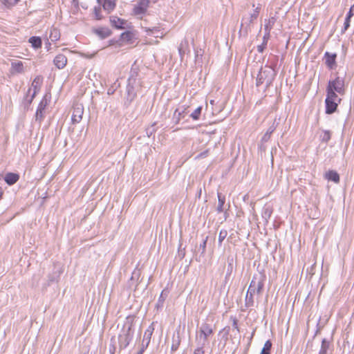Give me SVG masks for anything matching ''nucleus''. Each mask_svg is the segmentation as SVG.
Returning <instances> with one entry per match:
<instances>
[{
  "mask_svg": "<svg viewBox=\"0 0 354 354\" xmlns=\"http://www.w3.org/2000/svg\"><path fill=\"white\" fill-rule=\"evenodd\" d=\"M133 326V319L129 317H127L126 322L118 336V344L120 350L126 348L131 342L134 334Z\"/></svg>",
  "mask_w": 354,
  "mask_h": 354,
  "instance_id": "nucleus-1",
  "label": "nucleus"
},
{
  "mask_svg": "<svg viewBox=\"0 0 354 354\" xmlns=\"http://www.w3.org/2000/svg\"><path fill=\"white\" fill-rule=\"evenodd\" d=\"M276 75L277 73L272 66L266 65L261 67L257 77L256 86L259 87L265 84L266 88H268L272 84Z\"/></svg>",
  "mask_w": 354,
  "mask_h": 354,
  "instance_id": "nucleus-2",
  "label": "nucleus"
},
{
  "mask_svg": "<svg viewBox=\"0 0 354 354\" xmlns=\"http://www.w3.org/2000/svg\"><path fill=\"white\" fill-rule=\"evenodd\" d=\"M261 6H257L254 10L253 13L250 14L249 16H244L242 18L241 29H243L245 32L250 29L251 25L254 21H255L260 12Z\"/></svg>",
  "mask_w": 354,
  "mask_h": 354,
  "instance_id": "nucleus-3",
  "label": "nucleus"
},
{
  "mask_svg": "<svg viewBox=\"0 0 354 354\" xmlns=\"http://www.w3.org/2000/svg\"><path fill=\"white\" fill-rule=\"evenodd\" d=\"M149 3L150 0H138L137 3L134 5L133 13L140 19H142L149 7Z\"/></svg>",
  "mask_w": 354,
  "mask_h": 354,
  "instance_id": "nucleus-4",
  "label": "nucleus"
},
{
  "mask_svg": "<svg viewBox=\"0 0 354 354\" xmlns=\"http://www.w3.org/2000/svg\"><path fill=\"white\" fill-rule=\"evenodd\" d=\"M154 330L153 323L150 324L144 333L143 339L140 345V348L137 354H143L146 348L148 347L152 334Z\"/></svg>",
  "mask_w": 354,
  "mask_h": 354,
  "instance_id": "nucleus-5",
  "label": "nucleus"
},
{
  "mask_svg": "<svg viewBox=\"0 0 354 354\" xmlns=\"http://www.w3.org/2000/svg\"><path fill=\"white\" fill-rule=\"evenodd\" d=\"M256 293V277H254L250 282L249 288L248 289L245 299V305L246 307H252L254 306V298L253 296Z\"/></svg>",
  "mask_w": 354,
  "mask_h": 354,
  "instance_id": "nucleus-6",
  "label": "nucleus"
},
{
  "mask_svg": "<svg viewBox=\"0 0 354 354\" xmlns=\"http://www.w3.org/2000/svg\"><path fill=\"white\" fill-rule=\"evenodd\" d=\"M326 90H331L339 94L344 93V81L342 78L337 77L333 80H329Z\"/></svg>",
  "mask_w": 354,
  "mask_h": 354,
  "instance_id": "nucleus-7",
  "label": "nucleus"
},
{
  "mask_svg": "<svg viewBox=\"0 0 354 354\" xmlns=\"http://www.w3.org/2000/svg\"><path fill=\"white\" fill-rule=\"evenodd\" d=\"M48 102L49 100L47 99V95H45L37 106L35 113V121L38 122L39 124L45 118V109Z\"/></svg>",
  "mask_w": 354,
  "mask_h": 354,
  "instance_id": "nucleus-8",
  "label": "nucleus"
},
{
  "mask_svg": "<svg viewBox=\"0 0 354 354\" xmlns=\"http://www.w3.org/2000/svg\"><path fill=\"white\" fill-rule=\"evenodd\" d=\"M84 113V106L81 104H77L74 105L73 109V114L71 117V120L73 124H77L80 122L82 119V115Z\"/></svg>",
  "mask_w": 354,
  "mask_h": 354,
  "instance_id": "nucleus-9",
  "label": "nucleus"
},
{
  "mask_svg": "<svg viewBox=\"0 0 354 354\" xmlns=\"http://www.w3.org/2000/svg\"><path fill=\"white\" fill-rule=\"evenodd\" d=\"M43 82V77L41 75H37L35 77L32 82V86L34 88V92L32 94L30 99L28 100V104H30L35 98L36 94L39 91Z\"/></svg>",
  "mask_w": 354,
  "mask_h": 354,
  "instance_id": "nucleus-10",
  "label": "nucleus"
},
{
  "mask_svg": "<svg viewBox=\"0 0 354 354\" xmlns=\"http://www.w3.org/2000/svg\"><path fill=\"white\" fill-rule=\"evenodd\" d=\"M200 333L201 337L203 336V345H205L206 343L207 338L209 335L213 333V329L212 326L207 323H204L201 325L200 328Z\"/></svg>",
  "mask_w": 354,
  "mask_h": 354,
  "instance_id": "nucleus-11",
  "label": "nucleus"
},
{
  "mask_svg": "<svg viewBox=\"0 0 354 354\" xmlns=\"http://www.w3.org/2000/svg\"><path fill=\"white\" fill-rule=\"evenodd\" d=\"M53 63L57 68L62 69L67 64V58L64 55L59 54L54 58Z\"/></svg>",
  "mask_w": 354,
  "mask_h": 354,
  "instance_id": "nucleus-12",
  "label": "nucleus"
},
{
  "mask_svg": "<svg viewBox=\"0 0 354 354\" xmlns=\"http://www.w3.org/2000/svg\"><path fill=\"white\" fill-rule=\"evenodd\" d=\"M337 55L336 53H330L328 52H326L324 54L325 63L326 66L330 68L333 69L335 66V60H336Z\"/></svg>",
  "mask_w": 354,
  "mask_h": 354,
  "instance_id": "nucleus-13",
  "label": "nucleus"
},
{
  "mask_svg": "<svg viewBox=\"0 0 354 354\" xmlns=\"http://www.w3.org/2000/svg\"><path fill=\"white\" fill-rule=\"evenodd\" d=\"M10 72L15 73H23L24 72V64L21 61L15 60L11 62Z\"/></svg>",
  "mask_w": 354,
  "mask_h": 354,
  "instance_id": "nucleus-14",
  "label": "nucleus"
},
{
  "mask_svg": "<svg viewBox=\"0 0 354 354\" xmlns=\"http://www.w3.org/2000/svg\"><path fill=\"white\" fill-rule=\"evenodd\" d=\"M110 22L117 29H124L125 21L115 16L110 17Z\"/></svg>",
  "mask_w": 354,
  "mask_h": 354,
  "instance_id": "nucleus-15",
  "label": "nucleus"
},
{
  "mask_svg": "<svg viewBox=\"0 0 354 354\" xmlns=\"http://www.w3.org/2000/svg\"><path fill=\"white\" fill-rule=\"evenodd\" d=\"M19 179V174H17L16 173H12V172L7 173L4 177L5 182L9 185H14L15 183H16L18 181Z\"/></svg>",
  "mask_w": 354,
  "mask_h": 354,
  "instance_id": "nucleus-16",
  "label": "nucleus"
},
{
  "mask_svg": "<svg viewBox=\"0 0 354 354\" xmlns=\"http://www.w3.org/2000/svg\"><path fill=\"white\" fill-rule=\"evenodd\" d=\"M142 28L145 29V32L147 35H153L155 37H162V35H160V28L159 27L154 26L152 28H148L144 26L143 24H141ZM162 35V33H160Z\"/></svg>",
  "mask_w": 354,
  "mask_h": 354,
  "instance_id": "nucleus-17",
  "label": "nucleus"
},
{
  "mask_svg": "<svg viewBox=\"0 0 354 354\" xmlns=\"http://www.w3.org/2000/svg\"><path fill=\"white\" fill-rule=\"evenodd\" d=\"M325 104H326V113L332 114L336 111L339 103H337L334 101H331L330 100L326 99Z\"/></svg>",
  "mask_w": 354,
  "mask_h": 354,
  "instance_id": "nucleus-18",
  "label": "nucleus"
},
{
  "mask_svg": "<svg viewBox=\"0 0 354 354\" xmlns=\"http://www.w3.org/2000/svg\"><path fill=\"white\" fill-rule=\"evenodd\" d=\"M129 83L127 86V100L129 102H132L136 96V93L134 91V88L132 84V79L129 78L128 80Z\"/></svg>",
  "mask_w": 354,
  "mask_h": 354,
  "instance_id": "nucleus-19",
  "label": "nucleus"
},
{
  "mask_svg": "<svg viewBox=\"0 0 354 354\" xmlns=\"http://www.w3.org/2000/svg\"><path fill=\"white\" fill-rule=\"evenodd\" d=\"M325 178L330 181H333L335 183L339 182V176L338 173L334 170H330L325 174Z\"/></svg>",
  "mask_w": 354,
  "mask_h": 354,
  "instance_id": "nucleus-20",
  "label": "nucleus"
},
{
  "mask_svg": "<svg viewBox=\"0 0 354 354\" xmlns=\"http://www.w3.org/2000/svg\"><path fill=\"white\" fill-rule=\"evenodd\" d=\"M95 32L101 39H105L111 35V31L108 28H100L95 30Z\"/></svg>",
  "mask_w": 354,
  "mask_h": 354,
  "instance_id": "nucleus-21",
  "label": "nucleus"
},
{
  "mask_svg": "<svg viewBox=\"0 0 354 354\" xmlns=\"http://www.w3.org/2000/svg\"><path fill=\"white\" fill-rule=\"evenodd\" d=\"M189 44L188 41L185 39H183L181 43L178 46V53L180 54V56L181 57V59H183V56L189 51Z\"/></svg>",
  "mask_w": 354,
  "mask_h": 354,
  "instance_id": "nucleus-22",
  "label": "nucleus"
},
{
  "mask_svg": "<svg viewBox=\"0 0 354 354\" xmlns=\"http://www.w3.org/2000/svg\"><path fill=\"white\" fill-rule=\"evenodd\" d=\"M115 8V0H104L103 8L108 12H111Z\"/></svg>",
  "mask_w": 354,
  "mask_h": 354,
  "instance_id": "nucleus-23",
  "label": "nucleus"
},
{
  "mask_svg": "<svg viewBox=\"0 0 354 354\" xmlns=\"http://www.w3.org/2000/svg\"><path fill=\"white\" fill-rule=\"evenodd\" d=\"M277 21V18L275 17H271L268 20H266V24L264 26L265 32H270V30L273 28L275 22Z\"/></svg>",
  "mask_w": 354,
  "mask_h": 354,
  "instance_id": "nucleus-24",
  "label": "nucleus"
},
{
  "mask_svg": "<svg viewBox=\"0 0 354 354\" xmlns=\"http://www.w3.org/2000/svg\"><path fill=\"white\" fill-rule=\"evenodd\" d=\"M218 206L216 207V210L218 213H221L223 212L224 209V204L225 203V197L224 196H222L221 193H218Z\"/></svg>",
  "mask_w": 354,
  "mask_h": 354,
  "instance_id": "nucleus-25",
  "label": "nucleus"
},
{
  "mask_svg": "<svg viewBox=\"0 0 354 354\" xmlns=\"http://www.w3.org/2000/svg\"><path fill=\"white\" fill-rule=\"evenodd\" d=\"M59 37H60L59 31L55 28H52L50 30V34H49L50 39L52 41L55 42V41H57V40H59Z\"/></svg>",
  "mask_w": 354,
  "mask_h": 354,
  "instance_id": "nucleus-26",
  "label": "nucleus"
},
{
  "mask_svg": "<svg viewBox=\"0 0 354 354\" xmlns=\"http://www.w3.org/2000/svg\"><path fill=\"white\" fill-rule=\"evenodd\" d=\"M326 92L327 95L326 99L334 101L337 103L340 102L341 98H339L338 95L335 93L336 92L332 91L331 90H326Z\"/></svg>",
  "mask_w": 354,
  "mask_h": 354,
  "instance_id": "nucleus-27",
  "label": "nucleus"
},
{
  "mask_svg": "<svg viewBox=\"0 0 354 354\" xmlns=\"http://www.w3.org/2000/svg\"><path fill=\"white\" fill-rule=\"evenodd\" d=\"M29 42L31 44L32 46L37 49L41 46V39L39 37H31L29 39Z\"/></svg>",
  "mask_w": 354,
  "mask_h": 354,
  "instance_id": "nucleus-28",
  "label": "nucleus"
},
{
  "mask_svg": "<svg viewBox=\"0 0 354 354\" xmlns=\"http://www.w3.org/2000/svg\"><path fill=\"white\" fill-rule=\"evenodd\" d=\"M330 343L325 338L322 339L321 348L319 350V354H327L328 349L329 348Z\"/></svg>",
  "mask_w": 354,
  "mask_h": 354,
  "instance_id": "nucleus-29",
  "label": "nucleus"
},
{
  "mask_svg": "<svg viewBox=\"0 0 354 354\" xmlns=\"http://www.w3.org/2000/svg\"><path fill=\"white\" fill-rule=\"evenodd\" d=\"M272 348V342L270 340H267L261 350L260 354H270V350Z\"/></svg>",
  "mask_w": 354,
  "mask_h": 354,
  "instance_id": "nucleus-30",
  "label": "nucleus"
},
{
  "mask_svg": "<svg viewBox=\"0 0 354 354\" xmlns=\"http://www.w3.org/2000/svg\"><path fill=\"white\" fill-rule=\"evenodd\" d=\"M263 280L261 278L257 279L256 277V293L261 294L263 288Z\"/></svg>",
  "mask_w": 354,
  "mask_h": 354,
  "instance_id": "nucleus-31",
  "label": "nucleus"
},
{
  "mask_svg": "<svg viewBox=\"0 0 354 354\" xmlns=\"http://www.w3.org/2000/svg\"><path fill=\"white\" fill-rule=\"evenodd\" d=\"M274 130L275 127L274 125L270 127L266 133L262 137V141L267 142L270 139V135L274 132Z\"/></svg>",
  "mask_w": 354,
  "mask_h": 354,
  "instance_id": "nucleus-32",
  "label": "nucleus"
},
{
  "mask_svg": "<svg viewBox=\"0 0 354 354\" xmlns=\"http://www.w3.org/2000/svg\"><path fill=\"white\" fill-rule=\"evenodd\" d=\"M201 111L202 107L198 106L191 113L190 117L194 120H198L200 118Z\"/></svg>",
  "mask_w": 354,
  "mask_h": 354,
  "instance_id": "nucleus-33",
  "label": "nucleus"
},
{
  "mask_svg": "<svg viewBox=\"0 0 354 354\" xmlns=\"http://www.w3.org/2000/svg\"><path fill=\"white\" fill-rule=\"evenodd\" d=\"M330 140V132L328 130L323 131L322 135H321V140L323 142L327 143Z\"/></svg>",
  "mask_w": 354,
  "mask_h": 354,
  "instance_id": "nucleus-34",
  "label": "nucleus"
},
{
  "mask_svg": "<svg viewBox=\"0 0 354 354\" xmlns=\"http://www.w3.org/2000/svg\"><path fill=\"white\" fill-rule=\"evenodd\" d=\"M227 235V231L226 230H221L218 235V245H221L222 242L226 238Z\"/></svg>",
  "mask_w": 354,
  "mask_h": 354,
  "instance_id": "nucleus-35",
  "label": "nucleus"
},
{
  "mask_svg": "<svg viewBox=\"0 0 354 354\" xmlns=\"http://www.w3.org/2000/svg\"><path fill=\"white\" fill-rule=\"evenodd\" d=\"M116 351L115 342L113 338L111 339V343L109 347V354H115Z\"/></svg>",
  "mask_w": 354,
  "mask_h": 354,
  "instance_id": "nucleus-36",
  "label": "nucleus"
},
{
  "mask_svg": "<svg viewBox=\"0 0 354 354\" xmlns=\"http://www.w3.org/2000/svg\"><path fill=\"white\" fill-rule=\"evenodd\" d=\"M351 17H348V16L346 17L345 18V21H344V27L342 29V33H344L347 29L349 28L350 26V22H351Z\"/></svg>",
  "mask_w": 354,
  "mask_h": 354,
  "instance_id": "nucleus-37",
  "label": "nucleus"
},
{
  "mask_svg": "<svg viewBox=\"0 0 354 354\" xmlns=\"http://www.w3.org/2000/svg\"><path fill=\"white\" fill-rule=\"evenodd\" d=\"M271 214V209H270L268 207L264 208L263 212L262 213V217L267 221L268 219L270 218Z\"/></svg>",
  "mask_w": 354,
  "mask_h": 354,
  "instance_id": "nucleus-38",
  "label": "nucleus"
},
{
  "mask_svg": "<svg viewBox=\"0 0 354 354\" xmlns=\"http://www.w3.org/2000/svg\"><path fill=\"white\" fill-rule=\"evenodd\" d=\"M182 113H183V112L181 113L178 111V109H176V111L174 113V118H173V119L175 120L176 124H178L179 122V121L180 120Z\"/></svg>",
  "mask_w": 354,
  "mask_h": 354,
  "instance_id": "nucleus-39",
  "label": "nucleus"
},
{
  "mask_svg": "<svg viewBox=\"0 0 354 354\" xmlns=\"http://www.w3.org/2000/svg\"><path fill=\"white\" fill-rule=\"evenodd\" d=\"M94 15L95 17L97 20H100L102 19V15H101V8L100 7H95L94 8Z\"/></svg>",
  "mask_w": 354,
  "mask_h": 354,
  "instance_id": "nucleus-40",
  "label": "nucleus"
},
{
  "mask_svg": "<svg viewBox=\"0 0 354 354\" xmlns=\"http://www.w3.org/2000/svg\"><path fill=\"white\" fill-rule=\"evenodd\" d=\"M207 239H208V236H206L203 240V242L200 244V248L201 249V253L202 254H204L205 252V250H206V245H207Z\"/></svg>",
  "mask_w": 354,
  "mask_h": 354,
  "instance_id": "nucleus-41",
  "label": "nucleus"
},
{
  "mask_svg": "<svg viewBox=\"0 0 354 354\" xmlns=\"http://www.w3.org/2000/svg\"><path fill=\"white\" fill-rule=\"evenodd\" d=\"M20 0H4V3L6 6H13L16 5Z\"/></svg>",
  "mask_w": 354,
  "mask_h": 354,
  "instance_id": "nucleus-42",
  "label": "nucleus"
},
{
  "mask_svg": "<svg viewBox=\"0 0 354 354\" xmlns=\"http://www.w3.org/2000/svg\"><path fill=\"white\" fill-rule=\"evenodd\" d=\"M209 153V149H207L205 151H204L203 152H201L199 154H198L196 156V159H201V158H204L205 157L207 156Z\"/></svg>",
  "mask_w": 354,
  "mask_h": 354,
  "instance_id": "nucleus-43",
  "label": "nucleus"
},
{
  "mask_svg": "<svg viewBox=\"0 0 354 354\" xmlns=\"http://www.w3.org/2000/svg\"><path fill=\"white\" fill-rule=\"evenodd\" d=\"M140 270L135 269L134 271L132 273L131 279H134L135 278L138 279L140 277Z\"/></svg>",
  "mask_w": 354,
  "mask_h": 354,
  "instance_id": "nucleus-44",
  "label": "nucleus"
},
{
  "mask_svg": "<svg viewBox=\"0 0 354 354\" xmlns=\"http://www.w3.org/2000/svg\"><path fill=\"white\" fill-rule=\"evenodd\" d=\"M270 32L267 33V32H265V35L263 37V43L262 44H265L266 46H267V43H268V39L270 37Z\"/></svg>",
  "mask_w": 354,
  "mask_h": 354,
  "instance_id": "nucleus-45",
  "label": "nucleus"
},
{
  "mask_svg": "<svg viewBox=\"0 0 354 354\" xmlns=\"http://www.w3.org/2000/svg\"><path fill=\"white\" fill-rule=\"evenodd\" d=\"M266 48V45L265 44H261V45L257 46V51L259 53H263Z\"/></svg>",
  "mask_w": 354,
  "mask_h": 354,
  "instance_id": "nucleus-46",
  "label": "nucleus"
},
{
  "mask_svg": "<svg viewBox=\"0 0 354 354\" xmlns=\"http://www.w3.org/2000/svg\"><path fill=\"white\" fill-rule=\"evenodd\" d=\"M353 11H354V4L351 6L349 11L348 12L346 16L351 18L354 15Z\"/></svg>",
  "mask_w": 354,
  "mask_h": 354,
  "instance_id": "nucleus-47",
  "label": "nucleus"
},
{
  "mask_svg": "<svg viewBox=\"0 0 354 354\" xmlns=\"http://www.w3.org/2000/svg\"><path fill=\"white\" fill-rule=\"evenodd\" d=\"M232 326L234 329H236L238 332H239V328L238 326V321L235 318L233 319Z\"/></svg>",
  "mask_w": 354,
  "mask_h": 354,
  "instance_id": "nucleus-48",
  "label": "nucleus"
},
{
  "mask_svg": "<svg viewBox=\"0 0 354 354\" xmlns=\"http://www.w3.org/2000/svg\"><path fill=\"white\" fill-rule=\"evenodd\" d=\"M194 354H204V351L202 347H200L194 351Z\"/></svg>",
  "mask_w": 354,
  "mask_h": 354,
  "instance_id": "nucleus-49",
  "label": "nucleus"
},
{
  "mask_svg": "<svg viewBox=\"0 0 354 354\" xmlns=\"http://www.w3.org/2000/svg\"><path fill=\"white\" fill-rule=\"evenodd\" d=\"M164 300H165V298L163 297V292H162V293H161V295H160V297L158 299V305L159 304L162 305L163 304V302H164Z\"/></svg>",
  "mask_w": 354,
  "mask_h": 354,
  "instance_id": "nucleus-50",
  "label": "nucleus"
},
{
  "mask_svg": "<svg viewBox=\"0 0 354 354\" xmlns=\"http://www.w3.org/2000/svg\"><path fill=\"white\" fill-rule=\"evenodd\" d=\"M131 35V32L127 31V32H123L122 34V38H129Z\"/></svg>",
  "mask_w": 354,
  "mask_h": 354,
  "instance_id": "nucleus-51",
  "label": "nucleus"
},
{
  "mask_svg": "<svg viewBox=\"0 0 354 354\" xmlns=\"http://www.w3.org/2000/svg\"><path fill=\"white\" fill-rule=\"evenodd\" d=\"M115 92V90L113 88V87H111L108 89L107 91V94L111 95H113Z\"/></svg>",
  "mask_w": 354,
  "mask_h": 354,
  "instance_id": "nucleus-52",
  "label": "nucleus"
},
{
  "mask_svg": "<svg viewBox=\"0 0 354 354\" xmlns=\"http://www.w3.org/2000/svg\"><path fill=\"white\" fill-rule=\"evenodd\" d=\"M232 263H229V265H228V272H229V274H230V272L232 271Z\"/></svg>",
  "mask_w": 354,
  "mask_h": 354,
  "instance_id": "nucleus-53",
  "label": "nucleus"
},
{
  "mask_svg": "<svg viewBox=\"0 0 354 354\" xmlns=\"http://www.w3.org/2000/svg\"><path fill=\"white\" fill-rule=\"evenodd\" d=\"M177 348H178V345H174V344H173V345L171 346V350H172V351H176V350H177Z\"/></svg>",
  "mask_w": 354,
  "mask_h": 354,
  "instance_id": "nucleus-54",
  "label": "nucleus"
},
{
  "mask_svg": "<svg viewBox=\"0 0 354 354\" xmlns=\"http://www.w3.org/2000/svg\"><path fill=\"white\" fill-rule=\"evenodd\" d=\"M3 196V190L2 188L0 187V200L1 199Z\"/></svg>",
  "mask_w": 354,
  "mask_h": 354,
  "instance_id": "nucleus-55",
  "label": "nucleus"
},
{
  "mask_svg": "<svg viewBox=\"0 0 354 354\" xmlns=\"http://www.w3.org/2000/svg\"><path fill=\"white\" fill-rule=\"evenodd\" d=\"M214 100H210V104H214Z\"/></svg>",
  "mask_w": 354,
  "mask_h": 354,
  "instance_id": "nucleus-56",
  "label": "nucleus"
},
{
  "mask_svg": "<svg viewBox=\"0 0 354 354\" xmlns=\"http://www.w3.org/2000/svg\"><path fill=\"white\" fill-rule=\"evenodd\" d=\"M98 2L100 1V0H97Z\"/></svg>",
  "mask_w": 354,
  "mask_h": 354,
  "instance_id": "nucleus-57",
  "label": "nucleus"
},
{
  "mask_svg": "<svg viewBox=\"0 0 354 354\" xmlns=\"http://www.w3.org/2000/svg\"><path fill=\"white\" fill-rule=\"evenodd\" d=\"M84 354H86V353H84Z\"/></svg>",
  "mask_w": 354,
  "mask_h": 354,
  "instance_id": "nucleus-58",
  "label": "nucleus"
}]
</instances>
